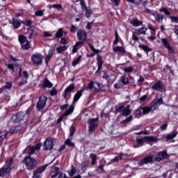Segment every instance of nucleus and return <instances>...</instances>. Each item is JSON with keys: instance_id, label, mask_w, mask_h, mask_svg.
<instances>
[{"instance_id": "nucleus-9", "label": "nucleus", "mask_w": 178, "mask_h": 178, "mask_svg": "<svg viewBox=\"0 0 178 178\" xmlns=\"http://www.w3.org/2000/svg\"><path fill=\"white\" fill-rule=\"evenodd\" d=\"M99 118L97 117L96 118H92L89 120V133H92L95 130V127L98 126V120Z\"/></svg>"}, {"instance_id": "nucleus-3", "label": "nucleus", "mask_w": 178, "mask_h": 178, "mask_svg": "<svg viewBox=\"0 0 178 178\" xmlns=\"http://www.w3.org/2000/svg\"><path fill=\"white\" fill-rule=\"evenodd\" d=\"M23 162L24 165H26L28 170H33L34 168L37 167V161L30 156L25 157L23 160Z\"/></svg>"}, {"instance_id": "nucleus-51", "label": "nucleus", "mask_w": 178, "mask_h": 178, "mask_svg": "<svg viewBox=\"0 0 178 178\" xmlns=\"http://www.w3.org/2000/svg\"><path fill=\"white\" fill-rule=\"evenodd\" d=\"M74 133H76V128L74 127L71 126L70 129V137H73L74 136Z\"/></svg>"}, {"instance_id": "nucleus-57", "label": "nucleus", "mask_w": 178, "mask_h": 178, "mask_svg": "<svg viewBox=\"0 0 178 178\" xmlns=\"http://www.w3.org/2000/svg\"><path fill=\"white\" fill-rule=\"evenodd\" d=\"M77 30H79V28H77L76 26L74 25L71 26L70 31L72 33H77Z\"/></svg>"}, {"instance_id": "nucleus-23", "label": "nucleus", "mask_w": 178, "mask_h": 178, "mask_svg": "<svg viewBox=\"0 0 178 178\" xmlns=\"http://www.w3.org/2000/svg\"><path fill=\"white\" fill-rule=\"evenodd\" d=\"M58 175H59V168L54 167L51 170V177L56 178L58 177Z\"/></svg>"}, {"instance_id": "nucleus-7", "label": "nucleus", "mask_w": 178, "mask_h": 178, "mask_svg": "<svg viewBox=\"0 0 178 178\" xmlns=\"http://www.w3.org/2000/svg\"><path fill=\"white\" fill-rule=\"evenodd\" d=\"M54 149V140L52 138H47L44 143V149L51 151Z\"/></svg>"}, {"instance_id": "nucleus-48", "label": "nucleus", "mask_w": 178, "mask_h": 178, "mask_svg": "<svg viewBox=\"0 0 178 178\" xmlns=\"http://www.w3.org/2000/svg\"><path fill=\"white\" fill-rule=\"evenodd\" d=\"M147 30L148 29L145 27L139 28L138 29V33H139V34H145V33H147Z\"/></svg>"}, {"instance_id": "nucleus-60", "label": "nucleus", "mask_w": 178, "mask_h": 178, "mask_svg": "<svg viewBox=\"0 0 178 178\" xmlns=\"http://www.w3.org/2000/svg\"><path fill=\"white\" fill-rule=\"evenodd\" d=\"M123 87V85H122L120 83H117L114 84V88H115L117 90H120Z\"/></svg>"}, {"instance_id": "nucleus-64", "label": "nucleus", "mask_w": 178, "mask_h": 178, "mask_svg": "<svg viewBox=\"0 0 178 178\" xmlns=\"http://www.w3.org/2000/svg\"><path fill=\"white\" fill-rule=\"evenodd\" d=\"M33 178H40L41 177V174H40L39 172H36V171H35L33 172Z\"/></svg>"}, {"instance_id": "nucleus-43", "label": "nucleus", "mask_w": 178, "mask_h": 178, "mask_svg": "<svg viewBox=\"0 0 178 178\" xmlns=\"http://www.w3.org/2000/svg\"><path fill=\"white\" fill-rule=\"evenodd\" d=\"M47 165H43V166L38 168L35 172L41 175L42 173L45 172V169H47Z\"/></svg>"}, {"instance_id": "nucleus-20", "label": "nucleus", "mask_w": 178, "mask_h": 178, "mask_svg": "<svg viewBox=\"0 0 178 178\" xmlns=\"http://www.w3.org/2000/svg\"><path fill=\"white\" fill-rule=\"evenodd\" d=\"M75 88H76V86L74 85V83L70 84L65 90L64 98H66V97H67V94H69V92H72V91L74 90Z\"/></svg>"}, {"instance_id": "nucleus-18", "label": "nucleus", "mask_w": 178, "mask_h": 178, "mask_svg": "<svg viewBox=\"0 0 178 178\" xmlns=\"http://www.w3.org/2000/svg\"><path fill=\"white\" fill-rule=\"evenodd\" d=\"M152 16H154L156 22H157L158 23L163 22V15L158 13V12L152 13Z\"/></svg>"}, {"instance_id": "nucleus-33", "label": "nucleus", "mask_w": 178, "mask_h": 178, "mask_svg": "<svg viewBox=\"0 0 178 178\" xmlns=\"http://www.w3.org/2000/svg\"><path fill=\"white\" fill-rule=\"evenodd\" d=\"M120 81L123 83L124 86H127L129 84V78L127 76L123 75L120 77Z\"/></svg>"}, {"instance_id": "nucleus-11", "label": "nucleus", "mask_w": 178, "mask_h": 178, "mask_svg": "<svg viewBox=\"0 0 178 178\" xmlns=\"http://www.w3.org/2000/svg\"><path fill=\"white\" fill-rule=\"evenodd\" d=\"M76 37L80 42H83L87 40V32L85 30H79L77 31Z\"/></svg>"}, {"instance_id": "nucleus-30", "label": "nucleus", "mask_w": 178, "mask_h": 178, "mask_svg": "<svg viewBox=\"0 0 178 178\" xmlns=\"http://www.w3.org/2000/svg\"><path fill=\"white\" fill-rule=\"evenodd\" d=\"M54 85L47 78L44 79L42 87L43 88H52Z\"/></svg>"}, {"instance_id": "nucleus-35", "label": "nucleus", "mask_w": 178, "mask_h": 178, "mask_svg": "<svg viewBox=\"0 0 178 178\" xmlns=\"http://www.w3.org/2000/svg\"><path fill=\"white\" fill-rule=\"evenodd\" d=\"M124 116H127L131 113V110H130V106H127L125 108H124V111L122 112Z\"/></svg>"}, {"instance_id": "nucleus-45", "label": "nucleus", "mask_w": 178, "mask_h": 178, "mask_svg": "<svg viewBox=\"0 0 178 178\" xmlns=\"http://www.w3.org/2000/svg\"><path fill=\"white\" fill-rule=\"evenodd\" d=\"M65 145H67L68 147H74V143L72 142V139L67 138L65 141Z\"/></svg>"}, {"instance_id": "nucleus-17", "label": "nucleus", "mask_w": 178, "mask_h": 178, "mask_svg": "<svg viewBox=\"0 0 178 178\" xmlns=\"http://www.w3.org/2000/svg\"><path fill=\"white\" fill-rule=\"evenodd\" d=\"M152 88L155 91H160V90H162L163 88V83H162V81H159L152 86Z\"/></svg>"}, {"instance_id": "nucleus-26", "label": "nucleus", "mask_w": 178, "mask_h": 178, "mask_svg": "<svg viewBox=\"0 0 178 178\" xmlns=\"http://www.w3.org/2000/svg\"><path fill=\"white\" fill-rule=\"evenodd\" d=\"M144 140L145 143H155L158 141V137L156 136H145Z\"/></svg>"}, {"instance_id": "nucleus-29", "label": "nucleus", "mask_w": 178, "mask_h": 178, "mask_svg": "<svg viewBox=\"0 0 178 178\" xmlns=\"http://www.w3.org/2000/svg\"><path fill=\"white\" fill-rule=\"evenodd\" d=\"M138 47L143 51H144L147 56H148V52H151V51H152V48L148 47V46L145 44H140Z\"/></svg>"}, {"instance_id": "nucleus-19", "label": "nucleus", "mask_w": 178, "mask_h": 178, "mask_svg": "<svg viewBox=\"0 0 178 178\" xmlns=\"http://www.w3.org/2000/svg\"><path fill=\"white\" fill-rule=\"evenodd\" d=\"M97 60L98 68L96 71V73H98V72H99V70H102V65H104V60H102V57H101V56H99V54H97Z\"/></svg>"}, {"instance_id": "nucleus-1", "label": "nucleus", "mask_w": 178, "mask_h": 178, "mask_svg": "<svg viewBox=\"0 0 178 178\" xmlns=\"http://www.w3.org/2000/svg\"><path fill=\"white\" fill-rule=\"evenodd\" d=\"M162 104H163V98L160 97L159 99H154L150 105L142 107L143 115H148L149 112H152L155 111V109H158Z\"/></svg>"}, {"instance_id": "nucleus-14", "label": "nucleus", "mask_w": 178, "mask_h": 178, "mask_svg": "<svg viewBox=\"0 0 178 178\" xmlns=\"http://www.w3.org/2000/svg\"><path fill=\"white\" fill-rule=\"evenodd\" d=\"M149 30H150V36L147 37V39L149 41H154V40H156V29L152 26V25H148L147 26Z\"/></svg>"}, {"instance_id": "nucleus-37", "label": "nucleus", "mask_w": 178, "mask_h": 178, "mask_svg": "<svg viewBox=\"0 0 178 178\" xmlns=\"http://www.w3.org/2000/svg\"><path fill=\"white\" fill-rule=\"evenodd\" d=\"M160 13H162V12L166 15V16H170V11L168 10V8L163 7L159 10Z\"/></svg>"}, {"instance_id": "nucleus-40", "label": "nucleus", "mask_w": 178, "mask_h": 178, "mask_svg": "<svg viewBox=\"0 0 178 178\" xmlns=\"http://www.w3.org/2000/svg\"><path fill=\"white\" fill-rule=\"evenodd\" d=\"M51 7L54 8V9H57L58 12H62V10H63V8H62V5L60 4H53L51 5Z\"/></svg>"}, {"instance_id": "nucleus-62", "label": "nucleus", "mask_w": 178, "mask_h": 178, "mask_svg": "<svg viewBox=\"0 0 178 178\" xmlns=\"http://www.w3.org/2000/svg\"><path fill=\"white\" fill-rule=\"evenodd\" d=\"M173 31L175 33V34L177 35V38L178 40V25H176L174 29H173Z\"/></svg>"}, {"instance_id": "nucleus-22", "label": "nucleus", "mask_w": 178, "mask_h": 178, "mask_svg": "<svg viewBox=\"0 0 178 178\" xmlns=\"http://www.w3.org/2000/svg\"><path fill=\"white\" fill-rule=\"evenodd\" d=\"M63 34L64 35H66V34H67V32L63 31V28H59L56 33V38H62V37H63Z\"/></svg>"}, {"instance_id": "nucleus-41", "label": "nucleus", "mask_w": 178, "mask_h": 178, "mask_svg": "<svg viewBox=\"0 0 178 178\" xmlns=\"http://www.w3.org/2000/svg\"><path fill=\"white\" fill-rule=\"evenodd\" d=\"M81 58H83V56H79L78 58L72 62V66H74V67H76V65L80 63Z\"/></svg>"}, {"instance_id": "nucleus-53", "label": "nucleus", "mask_w": 178, "mask_h": 178, "mask_svg": "<svg viewBox=\"0 0 178 178\" xmlns=\"http://www.w3.org/2000/svg\"><path fill=\"white\" fill-rule=\"evenodd\" d=\"M35 16H38V17L44 16V10H38L35 11Z\"/></svg>"}, {"instance_id": "nucleus-2", "label": "nucleus", "mask_w": 178, "mask_h": 178, "mask_svg": "<svg viewBox=\"0 0 178 178\" xmlns=\"http://www.w3.org/2000/svg\"><path fill=\"white\" fill-rule=\"evenodd\" d=\"M12 169H13V159L10 158L6 161V165L0 168V177L9 175Z\"/></svg>"}, {"instance_id": "nucleus-55", "label": "nucleus", "mask_w": 178, "mask_h": 178, "mask_svg": "<svg viewBox=\"0 0 178 178\" xmlns=\"http://www.w3.org/2000/svg\"><path fill=\"white\" fill-rule=\"evenodd\" d=\"M57 94H58V90H56V88H53L51 91L50 92V95H51V97H54Z\"/></svg>"}, {"instance_id": "nucleus-38", "label": "nucleus", "mask_w": 178, "mask_h": 178, "mask_svg": "<svg viewBox=\"0 0 178 178\" xmlns=\"http://www.w3.org/2000/svg\"><path fill=\"white\" fill-rule=\"evenodd\" d=\"M12 24L14 26L15 29H19V27H20V26H21L20 22L15 19H13Z\"/></svg>"}, {"instance_id": "nucleus-59", "label": "nucleus", "mask_w": 178, "mask_h": 178, "mask_svg": "<svg viewBox=\"0 0 178 178\" xmlns=\"http://www.w3.org/2000/svg\"><path fill=\"white\" fill-rule=\"evenodd\" d=\"M170 19L172 23H178V17L171 16Z\"/></svg>"}, {"instance_id": "nucleus-58", "label": "nucleus", "mask_w": 178, "mask_h": 178, "mask_svg": "<svg viewBox=\"0 0 178 178\" xmlns=\"http://www.w3.org/2000/svg\"><path fill=\"white\" fill-rule=\"evenodd\" d=\"M136 134H137V136H141V134H145V136H147L148 134H149V131H147L145 130V131H140V132H137Z\"/></svg>"}, {"instance_id": "nucleus-28", "label": "nucleus", "mask_w": 178, "mask_h": 178, "mask_svg": "<svg viewBox=\"0 0 178 178\" xmlns=\"http://www.w3.org/2000/svg\"><path fill=\"white\" fill-rule=\"evenodd\" d=\"M85 90L86 89L83 88L82 90L78 91L76 93V95L74 97V102H77V101H79V99H80V98L83 95V92H84Z\"/></svg>"}, {"instance_id": "nucleus-16", "label": "nucleus", "mask_w": 178, "mask_h": 178, "mask_svg": "<svg viewBox=\"0 0 178 178\" xmlns=\"http://www.w3.org/2000/svg\"><path fill=\"white\" fill-rule=\"evenodd\" d=\"M162 44L164 45L165 48H166L170 54H175V50L172 47H170V44H169V42H168V39L163 38L161 39Z\"/></svg>"}, {"instance_id": "nucleus-5", "label": "nucleus", "mask_w": 178, "mask_h": 178, "mask_svg": "<svg viewBox=\"0 0 178 178\" xmlns=\"http://www.w3.org/2000/svg\"><path fill=\"white\" fill-rule=\"evenodd\" d=\"M41 147H42V143H38L35 147L29 145L26 147L24 150V154H28V155H33L34 152H38L40 149H41Z\"/></svg>"}, {"instance_id": "nucleus-10", "label": "nucleus", "mask_w": 178, "mask_h": 178, "mask_svg": "<svg viewBox=\"0 0 178 178\" xmlns=\"http://www.w3.org/2000/svg\"><path fill=\"white\" fill-rule=\"evenodd\" d=\"M19 77L22 78V81L19 82V86H24L27 83V79H29V74L27 72L22 71V68H19Z\"/></svg>"}, {"instance_id": "nucleus-34", "label": "nucleus", "mask_w": 178, "mask_h": 178, "mask_svg": "<svg viewBox=\"0 0 178 178\" xmlns=\"http://www.w3.org/2000/svg\"><path fill=\"white\" fill-rule=\"evenodd\" d=\"M90 158H91L92 162H91V165L94 166V165L97 164V155L94 154H90Z\"/></svg>"}, {"instance_id": "nucleus-12", "label": "nucleus", "mask_w": 178, "mask_h": 178, "mask_svg": "<svg viewBox=\"0 0 178 178\" xmlns=\"http://www.w3.org/2000/svg\"><path fill=\"white\" fill-rule=\"evenodd\" d=\"M88 88L91 91H95V92H97L99 91V90H101V83L92 81L89 83Z\"/></svg>"}, {"instance_id": "nucleus-56", "label": "nucleus", "mask_w": 178, "mask_h": 178, "mask_svg": "<svg viewBox=\"0 0 178 178\" xmlns=\"http://www.w3.org/2000/svg\"><path fill=\"white\" fill-rule=\"evenodd\" d=\"M159 156L165 159L168 158V153H166V152H161L159 153Z\"/></svg>"}, {"instance_id": "nucleus-50", "label": "nucleus", "mask_w": 178, "mask_h": 178, "mask_svg": "<svg viewBox=\"0 0 178 178\" xmlns=\"http://www.w3.org/2000/svg\"><path fill=\"white\" fill-rule=\"evenodd\" d=\"M73 111H74V107H73V106H70V107L69 108V109H67L65 112V115H69L72 113H73Z\"/></svg>"}, {"instance_id": "nucleus-49", "label": "nucleus", "mask_w": 178, "mask_h": 178, "mask_svg": "<svg viewBox=\"0 0 178 178\" xmlns=\"http://www.w3.org/2000/svg\"><path fill=\"white\" fill-rule=\"evenodd\" d=\"M89 47H90L91 51H92V52H94V54H99V52H101V50L96 49L95 47L94 46H92L91 44H89Z\"/></svg>"}, {"instance_id": "nucleus-24", "label": "nucleus", "mask_w": 178, "mask_h": 178, "mask_svg": "<svg viewBox=\"0 0 178 178\" xmlns=\"http://www.w3.org/2000/svg\"><path fill=\"white\" fill-rule=\"evenodd\" d=\"M83 44H84V42H76V43L73 46L72 54H76L77 51L81 48V46L80 45H83Z\"/></svg>"}, {"instance_id": "nucleus-44", "label": "nucleus", "mask_w": 178, "mask_h": 178, "mask_svg": "<svg viewBox=\"0 0 178 178\" xmlns=\"http://www.w3.org/2000/svg\"><path fill=\"white\" fill-rule=\"evenodd\" d=\"M122 70L123 72H124V73H131L133 70H134V67H133V66H130L124 67V69H122Z\"/></svg>"}, {"instance_id": "nucleus-39", "label": "nucleus", "mask_w": 178, "mask_h": 178, "mask_svg": "<svg viewBox=\"0 0 178 178\" xmlns=\"http://www.w3.org/2000/svg\"><path fill=\"white\" fill-rule=\"evenodd\" d=\"M77 170H76V168H74V166H72L71 170L68 172V175L69 176H70V177H73V176H74Z\"/></svg>"}, {"instance_id": "nucleus-46", "label": "nucleus", "mask_w": 178, "mask_h": 178, "mask_svg": "<svg viewBox=\"0 0 178 178\" xmlns=\"http://www.w3.org/2000/svg\"><path fill=\"white\" fill-rule=\"evenodd\" d=\"M124 156L123 154H120L118 156H116L115 158L111 160V163H114V162H118V161H120V159H122Z\"/></svg>"}, {"instance_id": "nucleus-4", "label": "nucleus", "mask_w": 178, "mask_h": 178, "mask_svg": "<svg viewBox=\"0 0 178 178\" xmlns=\"http://www.w3.org/2000/svg\"><path fill=\"white\" fill-rule=\"evenodd\" d=\"M29 111H30V108H28L26 113L23 112L17 113L15 115L13 116V119H15V122L16 123H19L22 120H29V115H30Z\"/></svg>"}, {"instance_id": "nucleus-47", "label": "nucleus", "mask_w": 178, "mask_h": 178, "mask_svg": "<svg viewBox=\"0 0 178 178\" xmlns=\"http://www.w3.org/2000/svg\"><path fill=\"white\" fill-rule=\"evenodd\" d=\"M18 40L22 44L23 42H26L27 41V38H26L24 35H21L19 36Z\"/></svg>"}, {"instance_id": "nucleus-21", "label": "nucleus", "mask_w": 178, "mask_h": 178, "mask_svg": "<svg viewBox=\"0 0 178 178\" xmlns=\"http://www.w3.org/2000/svg\"><path fill=\"white\" fill-rule=\"evenodd\" d=\"M130 24L134 26V27H138L143 25V22L138 20L137 18H134L130 20Z\"/></svg>"}, {"instance_id": "nucleus-27", "label": "nucleus", "mask_w": 178, "mask_h": 178, "mask_svg": "<svg viewBox=\"0 0 178 178\" xmlns=\"http://www.w3.org/2000/svg\"><path fill=\"white\" fill-rule=\"evenodd\" d=\"M113 52H120V54H126V49L120 46L113 47Z\"/></svg>"}, {"instance_id": "nucleus-36", "label": "nucleus", "mask_w": 178, "mask_h": 178, "mask_svg": "<svg viewBox=\"0 0 178 178\" xmlns=\"http://www.w3.org/2000/svg\"><path fill=\"white\" fill-rule=\"evenodd\" d=\"M22 49H30V42L26 40V42L21 44Z\"/></svg>"}, {"instance_id": "nucleus-31", "label": "nucleus", "mask_w": 178, "mask_h": 178, "mask_svg": "<svg viewBox=\"0 0 178 178\" xmlns=\"http://www.w3.org/2000/svg\"><path fill=\"white\" fill-rule=\"evenodd\" d=\"M12 88V83L10 82H7L6 84L0 88V93L3 92L5 90H10Z\"/></svg>"}, {"instance_id": "nucleus-42", "label": "nucleus", "mask_w": 178, "mask_h": 178, "mask_svg": "<svg viewBox=\"0 0 178 178\" xmlns=\"http://www.w3.org/2000/svg\"><path fill=\"white\" fill-rule=\"evenodd\" d=\"M177 136V133L174 131L172 134L168 135L165 138L166 140H173Z\"/></svg>"}, {"instance_id": "nucleus-63", "label": "nucleus", "mask_w": 178, "mask_h": 178, "mask_svg": "<svg viewBox=\"0 0 178 178\" xmlns=\"http://www.w3.org/2000/svg\"><path fill=\"white\" fill-rule=\"evenodd\" d=\"M26 35L29 40H31L33 38V31H29Z\"/></svg>"}, {"instance_id": "nucleus-8", "label": "nucleus", "mask_w": 178, "mask_h": 178, "mask_svg": "<svg viewBox=\"0 0 178 178\" xmlns=\"http://www.w3.org/2000/svg\"><path fill=\"white\" fill-rule=\"evenodd\" d=\"M31 60L34 65H41L42 63V55L36 53L31 56Z\"/></svg>"}, {"instance_id": "nucleus-25", "label": "nucleus", "mask_w": 178, "mask_h": 178, "mask_svg": "<svg viewBox=\"0 0 178 178\" xmlns=\"http://www.w3.org/2000/svg\"><path fill=\"white\" fill-rule=\"evenodd\" d=\"M144 141H145V140L143 138H137L136 145H134V148H138L139 147H143V145H144Z\"/></svg>"}, {"instance_id": "nucleus-32", "label": "nucleus", "mask_w": 178, "mask_h": 178, "mask_svg": "<svg viewBox=\"0 0 178 178\" xmlns=\"http://www.w3.org/2000/svg\"><path fill=\"white\" fill-rule=\"evenodd\" d=\"M67 46H61V47H57L56 49V51L57 52V54H62V52H65V51H67Z\"/></svg>"}, {"instance_id": "nucleus-13", "label": "nucleus", "mask_w": 178, "mask_h": 178, "mask_svg": "<svg viewBox=\"0 0 178 178\" xmlns=\"http://www.w3.org/2000/svg\"><path fill=\"white\" fill-rule=\"evenodd\" d=\"M80 5L81 6L82 10H86V17H90L92 13L91 12V10L88 9V8H87V6H86V2H84V0H80Z\"/></svg>"}, {"instance_id": "nucleus-15", "label": "nucleus", "mask_w": 178, "mask_h": 178, "mask_svg": "<svg viewBox=\"0 0 178 178\" xmlns=\"http://www.w3.org/2000/svg\"><path fill=\"white\" fill-rule=\"evenodd\" d=\"M154 159V156H148L141 161L138 162V166H144V165H147V163H151Z\"/></svg>"}, {"instance_id": "nucleus-61", "label": "nucleus", "mask_w": 178, "mask_h": 178, "mask_svg": "<svg viewBox=\"0 0 178 178\" xmlns=\"http://www.w3.org/2000/svg\"><path fill=\"white\" fill-rule=\"evenodd\" d=\"M92 24H94V22H88L87 26H86V29L88 30H91V29H92V27H91V26H92Z\"/></svg>"}, {"instance_id": "nucleus-6", "label": "nucleus", "mask_w": 178, "mask_h": 178, "mask_svg": "<svg viewBox=\"0 0 178 178\" xmlns=\"http://www.w3.org/2000/svg\"><path fill=\"white\" fill-rule=\"evenodd\" d=\"M47 100H48V98L47 97V96L45 95L41 96L39 98V100L37 104V109L38 111H41L44 109V108H45V105H47Z\"/></svg>"}, {"instance_id": "nucleus-52", "label": "nucleus", "mask_w": 178, "mask_h": 178, "mask_svg": "<svg viewBox=\"0 0 178 178\" xmlns=\"http://www.w3.org/2000/svg\"><path fill=\"white\" fill-rule=\"evenodd\" d=\"M113 6H119L120 3V0H110Z\"/></svg>"}, {"instance_id": "nucleus-54", "label": "nucleus", "mask_w": 178, "mask_h": 178, "mask_svg": "<svg viewBox=\"0 0 178 178\" xmlns=\"http://www.w3.org/2000/svg\"><path fill=\"white\" fill-rule=\"evenodd\" d=\"M136 115L140 116V115H143V107H140L135 111Z\"/></svg>"}]
</instances>
